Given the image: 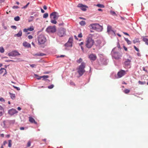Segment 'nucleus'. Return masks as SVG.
<instances>
[{"instance_id":"1","label":"nucleus","mask_w":148,"mask_h":148,"mask_svg":"<svg viewBox=\"0 0 148 148\" xmlns=\"http://www.w3.org/2000/svg\"><path fill=\"white\" fill-rule=\"evenodd\" d=\"M94 41L91 37H88L86 39L85 45L88 48H91L93 45Z\"/></svg>"},{"instance_id":"2","label":"nucleus","mask_w":148,"mask_h":148,"mask_svg":"<svg viewBox=\"0 0 148 148\" xmlns=\"http://www.w3.org/2000/svg\"><path fill=\"white\" fill-rule=\"evenodd\" d=\"M85 64V63L82 62L79 67L77 72L80 76L82 75L85 72L84 68Z\"/></svg>"},{"instance_id":"3","label":"nucleus","mask_w":148,"mask_h":148,"mask_svg":"<svg viewBox=\"0 0 148 148\" xmlns=\"http://www.w3.org/2000/svg\"><path fill=\"white\" fill-rule=\"evenodd\" d=\"M38 40L39 45H41L44 44L46 42L47 40L43 35L40 34L38 36Z\"/></svg>"},{"instance_id":"4","label":"nucleus","mask_w":148,"mask_h":148,"mask_svg":"<svg viewBox=\"0 0 148 148\" xmlns=\"http://www.w3.org/2000/svg\"><path fill=\"white\" fill-rule=\"evenodd\" d=\"M46 31L48 33H53L56 31V27L55 26H49L47 28Z\"/></svg>"},{"instance_id":"5","label":"nucleus","mask_w":148,"mask_h":148,"mask_svg":"<svg viewBox=\"0 0 148 148\" xmlns=\"http://www.w3.org/2000/svg\"><path fill=\"white\" fill-rule=\"evenodd\" d=\"M66 29L64 28L60 29L58 32V35L61 37H63L65 35Z\"/></svg>"},{"instance_id":"6","label":"nucleus","mask_w":148,"mask_h":148,"mask_svg":"<svg viewBox=\"0 0 148 148\" xmlns=\"http://www.w3.org/2000/svg\"><path fill=\"white\" fill-rule=\"evenodd\" d=\"M59 16L57 12H53L51 14L50 17L51 19H58Z\"/></svg>"},{"instance_id":"7","label":"nucleus","mask_w":148,"mask_h":148,"mask_svg":"<svg viewBox=\"0 0 148 148\" xmlns=\"http://www.w3.org/2000/svg\"><path fill=\"white\" fill-rule=\"evenodd\" d=\"M122 55L117 52H114L112 54V57L116 60H119L121 58Z\"/></svg>"},{"instance_id":"8","label":"nucleus","mask_w":148,"mask_h":148,"mask_svg":"<svg viewBox=\"0 0 148 148\" xmlns=\"http://www.w3.org/2000/svg\"><path fill=\"white\" fill-rule=\"evenodd\" d=\"M73 39L72 37H70L69 38L68 42L65 45V46L66 47H71L72 46Z\"/></svg>"},{"instance_id":"9","label":"nucleus","mask_w":148,"mask_h":148,"mask_svg":"<svg viewBox=\"0 0 148 148\" xmlns=\"http://www.w3.org/2000/svg\"><path fill=\"white\" fill-rule=\"evenodd\" d=\"M18 112L15 109L12 108L8 111V114L11 116L16 114Z\"/></svg>"},{"instance_id":"10","label":"nucleus","mask_w":148,"mask_h":148,"mask_svg":"<svg viewBox=\"0 0 148 148\" xmlns=\"http://www.w3.org/2000/svg\"><path fill=\"white\" fill-rule=\"evenodd\" d=\"M20 55V54L16 51H13L8 53V55L9 56H15Z\"/></svg>"},{"instance_id":"11","label":"nucleus","mask_w":148,"mask_h":148,"mask_svg":"<svg viewBox=\"0 0 148 148\" xmlns=\"http://www.w3.org/2000/svg\"><path fill=\"white\" fill-rule=\"evenodd\" d=\"M125 71L121 70L118 73L117 75L120 78L125 75Z\"/></svg>"},{"instance_id":"12","label":"nucleus","mask_w":148,"mask_h":148,"mask_svg":"<svg viewBox=\"0 0 148 148\" xmlns=\"http://www.w3.org/2000/svg\"><path fill=\"white\" fill-rule=\"evenodd\" d=\"M77 7L80 8L81 10L84 11L86 10V8H87V7L86 5H83L82 4H78Z\"/></svg>"},{"instance_id":"13","label":"nucleus","mask_w":148,"mask_h":148,"mask_svg":"<svg viewBox=\"0 0 148 148\" xmlns=\"http://www.w3.org/2000/svg\"><path fill=\"white\" fill-rule=\"evenodd\" d=\"M89 58L91 60L95 61L97 58V56L95 54H92L89 56Z\"/></svg>"},{"instance_id":"14","label":"nucleus","mask_w":148,"mask_h":148,"mask_svg":"<svg viewBox=\"0 0 148 148\" xmlns=\"http://www.w3.org/2000/svg\"><path fill=\"white\" fill-rule=\"evenodd\" d=\"M96 27V28L95 30L98 32H101L103 29V28L102 26L100 25L99 24L97 23Z\"/></svg>"},{"instance_id":"15","label":"nucleus","mask_w":148,"mask_h":148,"mask_svg":"<svg viewBox=\"0 0 148 148\" xmlns=\"http://www.w3.org/2000/svg\"><path fill=\"white\" fill-rule=\"evenodd\" d=\"M29 121L31 123L37 124V122L36 121L34 118L31 117H29Z\"/></svg>"},{"instance_id":"16","label":"nucleus","mask_w":148,"mask_h":148,"mask_svg":"<svg viewBox=\"0 0 148 148\" xmlns=\"http://www.w3.org/2000/svg\"><path fill=\"white\" fill-rule=\"evenodd\" d=\"M23 45L25 47H31V45L29 43L27 42H24L23 43Z\"/></svg>"},{"instance_id":"17","label":"nucleus","mask_w":148,"mask_h":148,"mask_svg":"<svg viewBox=\"0 0 148 148\" xmlns=\"http://www.w3.org/2000/svg\"><path fill=\"white\" fill-rule=\"evenodd\" d=\"M97 23H93L91 24L90 25V26L91 27L90 28L94 30H96L97 25Z\"/></svg>"},{"instance_id":"18","label":"nucleus","mask_w":148,"mask_h":148,"mask_svg":"<svg viewBox=\"0 0 148 148\" xmlns=\"http://www.w3.org/2000/svg\"><path fill=\"white\" fill-rule=\"evenodd\" d=\"M131 61L129 59H127L124 62V64L126 66L130 65Z\"/></svg>"},{"instance_id":"19","label":"nucleus","mask_w":148,"mask_h":148,"mask_svg":"<svg viewBox=\"0 0 148 148\" xmlns=\"http://www.w3.org/2000/svg\"><path fill=\"white\" fill-rule=\"evenodd\" d=\"M4 71L5 73L4 75L6 74L7 73L5 69L3 68H2L0 70V74H2Z\"/></svg>"},{"instance_id":"20","label":"nucleus","mask_w":148,"mask_h":148,"mask_svg":"<svg viewBox=\"0 0 148 148\" xmlns=\"http://www.w3.org/2000/svg\"><path fill=\"white\" fill-rule=\"evenodd\" d=\"M4 109L3 107L0 105V116H2L4 113Z\"/></svg>"},{"instance_id":"21","label":"nucleus","mask_w":148,"mask_h":148,"mask_svg":"<svg viewBox=\"0 0 148 148\" xmlns=\"http://www.w3.org/2000/svg\"><path fill=\"white\" fill-rule=\"evenodd\" d=\"M22 35V32L21 30H20L18 34H15L14 35L15 37L17 36L18 37H20Z\"/></svg>"},{"instance_id":"22","label":"nucleus","mask_w":148,"mask_h":148,"mask_svg":"<svg viewBox=\"0 0 148 148\" xmlns=\"http://www.w3.org/2000/svg\"><path fill=\"white\" fill-rule=\"evenodd\" d=\"M143 40L145 44L148 45V39L145 37H143Z\"/></svg>"},{"instance_id":"23","label":"nucleus","mask_w":148,"mask_h":148,"mask_svg":"<svg viewBox=\"0 0 148 148\" xmlns=\"http://www.w3.org/2000/svg\"><path fill=\"white\" fill-rule=\"evenodd\" d=\"M9 94L10 95L11 98L12 99H14L15 98V94L11 93L10 92H9Z\"/></svg>"},{"instance_id":"24","label":"nucleus","mask_w":148,"mask_h":148,"mask_svg":"<svg viewBox=\"0 0 148 148\" xmlns=\"http://www.w3.org/2000/svg\"><path fill=\"white\" fill-rule=\"evenodd\" d=\"M57 19H51V22L52 23L54 24H56L57 23V22L56 21V20Z\"/></svg>"},{"instance_id":"25","label":"nucleus","mask_w":148,"mask_h":148,"mask_svg":"<svg viewBox=\"0 0 148 148\" xmlns=\"http://www.w3.org/2000/svg\"><path fill=\"white\" fill-rule=\"evenodd\" d=\"M49 76L48 75H43L40 77L39 78H38V79H40L41 78H43V79H45L47 78H49Z\"/></svg>"},{"instance_id":"26","label":"nucleus","mask_w":148,"mask_h":148,"mask_svg":"<svg viewBox=\"0 0 148 148\" xmlns=\"http://www.w3.org/2000/svg\"><path fill=\"white\" fill-rule=\"evenodd\" d=\"M112 31V27L111 26L108 25L107 27V32L108 33Z\"/></svg>"},{"instance_id":"27","label":"nucleus","mask_w":148,"mask_h":148,"mask_svg":"<svg viewBox=\"0 0 148 148\" xmlns=\"http://www.w3.org/2000/svg\"><path fill=\"white\" fill-rule=\"evenodd\" d=\"M86 22L82 21L79 22V24L82 26H84L86 25Z\"/></svg>"},{"instance_id":"28","label":"nucleus","mask_w":148,"mask_h":148,"mask_svg":"<svg viewBox=\"0 0 148 148\" xmlns=\"http://www.w3.org/2000/svg\"><path fill=\"white\" fill-rule=\"evenodd\" d=\"M125 40L128 45H130L131 44V42L127 38H125Z\"/></svg>"},{"instance_id":"29","label":"nucleus","mask_w":148,"mask_h":148,"mask_svg":"<svg viewBox=\"0 0 148 148\" xmlns=\"http://www.w3.org/2000/svg\"><path fill=\"white\" fill-rule=\"evenodd\" d=\"M140 41L138 39H136L134 40L133 41V42L135 44L137 42H139Z\"/></svg>"},{"instance_id":"30","label":"nucleus","mask_w":148,"mask_h":148,"mask_svg":"<svg viewBox=\"0 0 148 148\" xmlns=\"http://www.w3.org/2000/svg\"><path fill=\"white\" fill-rule=\"evenodd\" d=\"M97 6L101 8H104V6L103 5L100 4H97Z\"/></svg>"},{"instance_id":"31","label":"nucleus","mask_w":148,"mask_h":148,"mask_svg":"<svg viewBox=\"0 0 148 148\" xmlns=\"http://www.w3.org/2000/svg\"><path fill=\"white\" fill-rule=\"evenodd\" d=\"M28 31H32L34 30V28L33 26H31L30 27L28 28Z\"/></svg>"},{"instance_id":"32","label":"nucleus","mask_w":148,"mask_h":148,"mask_svg":"<svg viewBox=\"0 0 148 148\" xmlns=\"http://www.w3.org/2000/svg\"><path fill=\"white\" fill-rule=\"evenodd\" d=\"M130 90L128 89H125L124 91V92L125 94H128L130 92Z\"/></svg>"},{"instance_id":"33","label":"nucleus","mask_w":148,"mask_h":148,"mask_svg":"<svg viewBox=\"0 0 148 148\" xmlns=\"http://www.w3.org/2000/svg\"><path fill=\"white\" fill-rule=\"evenodd\" d=\"M8 146L10 147L12 146V140H8Z\"/></svg>"},{"instance_id":"34","label":"nucleus","mask_w":148,"mask_h":148,"mask_svg":"<svg viewBox=\"0 0 148 148\" xmlns=\"http://www.w3.org/2000/svg\"><path fill=\"white\" fill-rule=\"evenodd\" d=\"M48 16V14L47 13H45L43 14V17L45 18H47Z\"/></svg>"},{"instance_id":"35","label":"nucleus","mask_w":148,"mask_h":148,"mask_svg":"<svg viewBox=\"0 0 148 148\" xmlns=\"http://www.w3.org/2000/svg\"><path fill=\"white\" fill-rule=\"evenodd\" d=\"M110 14L113 15H115V16L117 15L116 14L115 12L114 11L111 10L110 11Z\"/></svg>"},{"instance_id":"36","label":"nucleus","mask_w":148,"mask_h":148,"mask_svg":"<svg viewBox=\"0 0 148 148\" xmlns=\"http://www.w3.org/2000/svg\"><path fill=\"white\" fill-rule=\"evenodd\" d=\"M4 50L3 47H0V52L3 53L4 52Z\"/></svg>"},{"instance_id":"37","label":"nucleus","mask_w":148,"mask_h":148,"mask_svg":"<svg viewBox=\"0 0 148 148\" xmlns=\"http://www.w3.org/2000/svg\"><path fill=\"white\" fill-rule=\"evenodd\" d=\"M14 20L16 21H18L20 20V17L18 16H17L14 18Z\"/></svg>"},{"instance_id":"38","label":"nucleus","mask_w":148,"mask_h":148,"mask_svg":"<svg viewBox=\"0 0 148 148\" xmlns=\"http://www.w3.org/2000/svg\"><path fill=\"white\" fill-rule=\"evenodd\" d=\"M138 83L140 85H143L145 84V82H141L140 81H139L138 82Z\"/></svg>"},{"instance_id":"39","label":"nucleus","mask_w":148,"mask_h":148,"mask_svg":"<svg viewBox=\"0 0 148 148\" xmlns=\"http://www.w3.org/2000/svg\"><path fill=\"white\" fill-rule=\"evenodd\" d=\"M31 142L30 141H29L27 143V147H29L31 145Z\"/></svg>"},{"instance_id":"40","label":"nucleus","mask_w":148,"mask_h":148,"mask_svg":"<svg viewBox=\"0 0 148 148\" xmlns=\"http://www.w3.org/2000/svg\"><path fill=\"white\" fill-rule=\"evenodd\" d=\"M82 59L81 58H80L79 59V60H77V62L79 63H80L81 62H82Z\"/></svg>"},{"instance_id":"41","label":"nucleus","mask_w":148,"mask_h":148,"mask_svg":"<svg viewBox=\"0 0 148 148\" xmlns=\"http://www.w3.org/2000/svg\"><path fill=\"white\" fill-rule=\"evenodd\" d=\"M36 55L39 56H42L44 55H45V54L43 53H40V54H36Z\"/></svg>"},{"instance_id":"42","label":"nucleus","mask_w":148,"mask_h":148,"mask_svg":"<svg viewBox=\"0 0 148 148\" xmlns=\"http://www.w3.org/2000/svg\"><path fill=\"white\" fill-rule=\"evenodd\" d=\"M54 86L53 84H51V85L48 86V88L49 89H52L53 87Z\"/></svg>"},{"instance_id":"43","label":"nucleus","mask_w":148,"mask_h":148,"mask_svg":"<svg viewBox=\"0 0 148 148\" xmlns=\"http://www.w3.org/2000/svg\"><path fill=\"white\" fill-rule=\"evenodd\" d=\"M134 48L136 51L138 52L139 51V49L138 48L136 47L135 46H134Z\"/></svg>"},{"instance_id":"44","label":"nucleus","mask_w":148,"mask_h":148,"mask_svg":"<svg viewBox=\"0 0 148 148\" xmlns=\"http://www.w3.org/2000/svg\"><path fill=\"white\" fill-rule=\"evenodd\" d=\"M29 2H28L26 5H25V6H24L23 8H27V7L29 5Z\"/></svg>"},{"instance_id":"45","label":"nucleus","mask_w":148,"mask_h":148,"mask_svg":"<svg viewBox=\"0 0 148 148\" xmlns=\"http://www.w3.org/2000/svg\"><path fill=\"white\" fill-rule=\"evenodd\" d=\"M0 101H2V102H4L5 101V100H4V99L3 98H2V97H0Z\"/></svg>"},{"instance_id":"46","label":"nucleus","mask_w":148,"mask_h":148,"mask_svg":"<svg viewBox=\"0 0 148 148\" xmlns=\"http://www.w3.org/2000/svg\"><path fill=\"white\" fill-rule=\"evenodd\" d=\"M28 38L29 39H31L33 38V36L32 35H29L28 36Z\"/></svg>"},{"instance_id":"47","label":"nucleus","mask_w":148,"mask_h":148,"mask_svg":"<svg viewBox=\"0 0 148 148\" xmlns=\"http://www.w3.org/2000/svg\"><path fill=\"white\" fill-rule=\"evenodd\" d=\"M78 36L79 37V38H81L82 37V34L81 33L79 34L78 35Z\"/></svg>"},{"instance_id":"48","label":"nucleus","mask_w":148,"mask_h":148,"mask_svg":"<svg viewBox=\"0 0 148 148\" xmlns=\"http://www.w3.org/2000/svg\"><path fill=\"white\" fill-rule=\"evenodd\" d=\"M28 31V28L27 29L25 28V29H23V32H27Z\"/></svg>"},{"instance_id":"49","label":"nucleus","mask_w":148,"mask_h":148,"mask_svg":"<svg viewBox=\"0 0 148 148\" xmlns=\"http://www.w3.org/2000/svg\"><path fill=\"white\" fill-rule=\"evenodd\" d=\"M51 73V71H48L47 72H45L44 73L45 74H48Z\"/></svg>"},{"instance_id":"50","label":"nucleus","mask_w":148,"mask_h":148,"mask_svg":"<svg viewBox=\"0 0 148 148\" xmlns=\"http://www.w3.org/2000/svg\"><path fill=\"white\" fill-rule=\"evenodd\" d=\"M18 8V7L17 6H14L12 8L13 9H17Z\"/></svg>"},{"instance_id":"51","label":"nucleus","mask_w":148,"mask_h":148,"mask_svg":"<svg viewBox=\"0 0 148 148\" xmlns=\"http://www.w3.org/2000/svg\"><path fill=\"white\" fill-rule=\"evenodd\" d=\"M117 47H118V48L119 49H120L121 48L120 46V45L119 42H118V43H117Z\"/></svg>"},{"instance_id":"52","label":"nucleus","mask_w":148,"mask_h":148,"mask_svg":"<svg viewBox=\"0 0 148 148\" xmlns=\"http://www.w3.org/2000/svg\"><path fill=\"white\" fill-rule=\"evenodd\" d=\"M14 87L16 89L18 90H20V88L19 87H18L16 86H14Z\"/></svg>"},{"instance_id":"53","label":"nucleus","mask_w":148,"mask_h":148,"mask_svg":"<svg viewBox=\"0 0 148 148\" xmlns=\"http://www.w3.org/2000/svg\"><path fill=\"white\" fill-rule=\"evenodd\" d=\"M7 143V142L6 141H5L3 142V145H5Z\"/></svg>"},{"instance_id":"54","label":"nucleus","mask_w":148,"mask_h":148,"mask_svg":"<svg viewBox=\"0 0 148 148\" xmlns=\"http://www.w3.org/2000/svg\"><path fill=\"white\" fill-rule=\"evenodd\" d=\"M97 43L98 42V45H100L101 43V42L100 40H97Z\"/></svg>"},{"instance_id":"55","label":"nucleus","mask_w":148,"mask_h":148,"mask_svg":"<svg viewBox=\"0 0 148 148\" xmlns=\"http://www.w3.org/2000/svg\"><path fill=\"white\" fill-rule=\"evenodd\" d=\"M11 27L14 29H16V27L15 26H12Z\"/></svg>"},{"instance_id":"56","label":"nucleus","mask_w":148,"mask_h":148,"mask_svg":"<svg viewBox=\"0 0 148 148\" xmlns=\"http://www.w3.org/2000/svg\"><path fill=\"white\" fill-rule=\"evenodd\" d=\"M4 1V0H0V5H1V3L3 2Z\"/></svg>"},{"instance_id":"57","label":"nucleus","mask_w":148,"mask_h":148,"mask_svg":"<svg viewBox=\"0 0 148 148\" xmlns=\"http://www.w3.org/2000/svg\"><path fill=\"white\" fill-rule=\"evenodd\" d=\"M43 8L44 9L46 10L47 9V7L45 5L43 6Z\"/></svg>"},{"instance_id":"58","label":"nucleus","mask_w":148,"mask_h":148,"mask_svg":"<svg viewBox=\"0 0 148 148\" xmlns=\"http://www.w3.org/2000/svg\"><path fill=\"white\" fill-rule=\"evenodd\" d=\"M20 129L21 130H23L24 129V128L23 127H20Z\"/></svg>"},{"instance_id":"59","label":"nucleus","mask_w":148,"mask_h":148,"mask_svg":"<svg viewBox=\"0 0 148 148\" xmlns=\"http://www.w3.org/2000/svg\"><path fill=\"white\" fill-rule=\"evenodd\" d=\"M41 12L42 13H44L45 12V11L42 9H41Z\"/></svg>"},{"instance_id":"60","label":"nucleus","mask_w":148,"mask_h":148,"mask_svg":"<svg viewBox=\"0 0 148 148\" xmlns=\"http://www.w3.org/2000/svg\"><path fill=\"white\" fill-rule=\"evenodd\" d=\"M123 48L125 51H127V48L125 46L123 47Z\"/></svg>"},{"instance_id":"61","label":"nucleus","mask_w":148,"mask_h":148,"mask_svg":"<svg viewBox=\"0 0 148 148\" xmlns=\"http://www.w3.org/2000/svg\"><path fill=\"white\" fill-rule=\"evenodd\" d=\"M70 84L71 85H75L74 83L73 82H71L70 83Z\"/></svg>"},{"instance_id":"62","label":"nucleus","mask_w":148,"mask_h":148,"mask_svg":"<svg viewBox=\"0 0 148 148\" xmlns=\"http://www.w3.org/2000/svg\"><path fill=\"white\" fill-rule=\"evenodd\" d=\"M83 42H82L79 44V45L81 46L82 45H83Z\"/></svg>"},{"instance_id":"63","label":"nucleus","mask_w":148,"mask_h":148,"mask_svg":"<svg viewBox=\"0 0 148 148\" xmlns=\"http://www.w3.org/2000/svg\"><path fill=\"white\" fill-rule=\"evenodd\" d=\"M143 70H144V71H146V72H147V70H145V67H143Z\"/></svg>"},{"instance_id":"64","label":"nucleus","mask_w":148,"mask_h":148,"mask_svg":"<svg viewBox=\"0 0 148 148\" xmlns=\"http://www.w3.org/2000/svg\"><path fill=\"white\" fill-rule=\"evenodd\" d=\"M4 134H0V136L2 137H4Z\"/></svg>"}]
</instances>
